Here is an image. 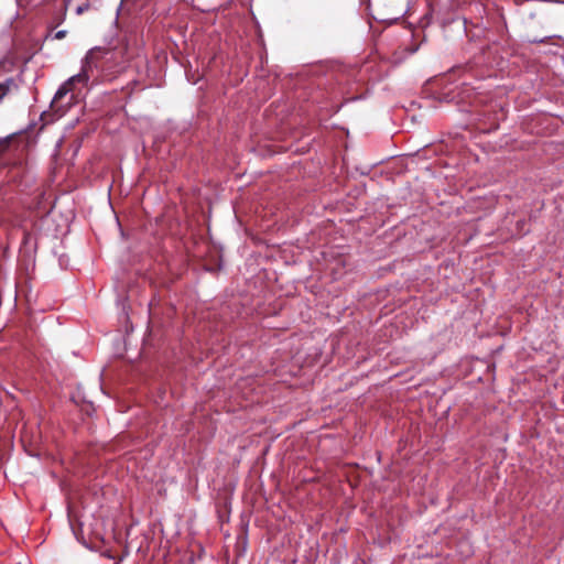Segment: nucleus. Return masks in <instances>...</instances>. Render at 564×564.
Masks as SVG:
<instances>
[{"label":"nucleus","mask_w":564,"mask_h":564,"mask_svg":"<svg viewBox=\"0 0 564 564\" xmlns=\"http://www.w3.org/2000/svg\"><path fill=\"white\" fill-rule=\"evenodd\" d=\"M62 235V228L55 225L54 213L52 210L46 212L45 215L40 217L37 220V241L43 240L45 242L54 241L59 243Z\"/></svg>","instance_id":"3"},{"label":"nucleus","mask_w":564,"mask_h":564,"mask_svg":"<svg viewBox=\"0 0 564 564\" xmlns=\"http://www.w3.org/2000/svg\"><path fill=\"white\" fill-rule=\"evenodd\" d=\"M72 0H63V1H59L58 3H54V9L56 11V14L53 17V21L47 25V34H46V37L50 35V33L57 26L59 25L63 21H64V18H65V13H66V9H67V6L68 3L70 2Z\"/></svg>","instance_id":"4"},{"label":"nucleus","mask_w":564,"mask_h":564,"mask_svg":"<svg viewBox=\"0 0 564 564\" xmlns=\"http://www.w3.org/2000/svg\"><path fill=\"white\" fill-rule=\"evenodd\" d=\"M32 123L25 131L12 133L6 138H0V159L12 152H23L32 145Z\"/></svg>","instance_id":"2"},{"label":"nucleus","mask_w":564,"mask_h":564,"mask_svg":"<svg viewBox=\"0 0 564 564\" xmlns=\"http://www.w3.org/2000/svg\"><path fill=\"white\" fill-rule=\"evenodd\" d=\"M99 52H101L100 48L89 51L88 55L85 58V63L82 67L80 73L72 76L58 88L50 105L53 112L43 111L40 115V121L42 122V126L40 127V129H37V132L41 129H43L44 126L53 122L55 119L61 118L64 115V105H62V99L68 93H72V96L70 99L66 102V105H70V100L75 97L74 90L77 85L87 86V83L89 80L88 68H90V61L95 58L96 54Z\"/></svg>","instance_id":"1"},{"label":"nucleus","mask_w":564,"mask_h":564,"mask_svg":"<svg viewBox=\"0 0 564 564\" xmlns=\"http://www.w3.org/2000/svg\"><path fill=\"white\" fill-rule=\"evenodd\" d=\"M36 210H37V215L40 214V202L37 200V207H36Z\"/></svg>","instance_id":"11"},{"label":"nucleus","mask_w":564,"mask_h":564,"mask_svg":"<svg viewBox=\"0 0 564 564\" xmlns=\"http://www.w3.org/2000/svg\"><path fill=\"white\" fill-rule=\"evenodd\" d=\"M30 454V456H34L35 454L32 451L26 449Z\"/></svg>","instance_id":"12"},{"label":"nucleus","mask_w":564,"mask_h":564,"mask_svg":"<svg viewBox=\"0 0 564 564\" xmlns=\"http://www.w3.org/2000/svg\"><path fill=\"white\" fill-rule=\"evenodd\" d=\"M20 7H26L31 3V0H17Z\"/></svg>","instance_id":"8"},{"label":"nucleus","mask_w":564,"mask_h":564,"mask_svg":"<svg viewBox=\"0 0 564 564\" xmlns=\"http://www.w3.org/2000/svg\"><path fill=\"white\" fill-rule=\"evenodd\" d=\"M90 7L88 0H86V2H84L83 4L78 6L76 8V13L77 14H82L83 12H85L86 10H88Z\"/></svg>","instance_id":"7"},{"label":"nucleus","mask_w":564,"mask_h":564,"mask_svg":"<svg viewBox=\"0 0 564 564\" xmlns=\"http://www.w3.org/2000/svg\"><path fill=\"white\" fill-rule=\"evenodd\" d=\"M66 34V31L62 30L55 33V39H63Z\"/></svg>","instance_id":"9"},{"label":"nucleus","mask_w":564,"mask_h":564,"mask_svg":"<svg viewBox=\"0 0 564 564\" xmlns=\"http://www.w3.org/2000/svg\"><path fill=\"white\" fill-rule=\"evenodd\" d=\"M360 4L365 6L366 9L368 10L370 8L371 2L370 0H360Z\"/></svg>","instance_id":"10"},{"label":"nucleus","mask_w":564,"mask_h":564,"mask_svg":"<svg viewBox=\"0 0 564 564\" xmlns=\"http://www.w3.org/2000/svg\"><path fill=\"white\" fill-rule=\"evenodd\" d=\"M525 225H527L525 219H519L516 224L517 231L522 235L528 234L529 229H525Z\"/></svg>","instance_id":"5"},{"label":"nucleus","mask_w":564,"mask_h":564,"mask_svg":"<svg viewBox=\"0 0 564 564\" xmlns=\"http://www.w3.org/2000/svg\"><path fill=\"white\" fill-rule=\"evenodd\" d=\"M432 12H433V8H432V4L429 3V11L424 14L423 17V21H425V24L424 25H427L430 24L431 22V18H432Z\"/></svg>","instance_id":"6"}]
</instances>
